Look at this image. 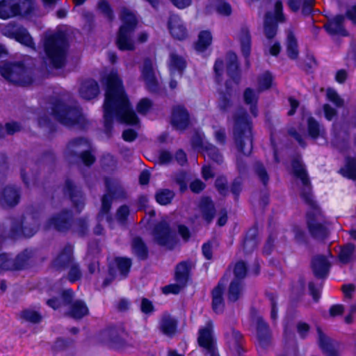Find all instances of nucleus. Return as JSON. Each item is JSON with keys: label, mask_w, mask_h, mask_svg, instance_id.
<instances>
[{"label": "nucleus", "mask_w": 356, "mask_h": 356, "mask_svg": "<svg viewBox=\"0 0 356 356\" xmlns=\"http://www.w3.org/2000/svg\"><path fill=\"white\" fill-rule=\"evenodd\" d=\"M105 86L103 107L104 126L106 132L112 131L115 118L119 122L127 125H138L140 120L131 107L118 74L116 72L109 73L105 78Z\"/></svg>", "instance_id": "f257e3e1"}, {"label": "nucleus", "mask_w": 356, "mask_h": 356, "mask_svg": "<svg viewBox=\"0 0 356 356\" xmlns=\"http://www.w3.org/2000/svg\"><path fill=\"white\" fill-rule=\"evenodd\" d=\"M233 138L239 153L250 155L253 149V122L242 107L233 114Z\"/></svg>", "instance_id": "f03ea898"}, {"label": "nucleus", "mask_w": 356, "mask_h": 356, "mask_svg": "<svg viewBox=\"0 0 356 356\" xmlns=\"http://www.w3.org/2000/svg\"><path fill=\"white\" fill-rule=\"evenodd\" d=\"M51 114L61 124L67 127H77L85 130L89 122L84 117L82 109L77 106H71L60 99H55L51 104Z\"/></svg>", "instance_id": "7ed1b4c3"}, {"label": "nucleus", "mask_w": 356, "mask_h": 356, "mask_svg": "<svg viewBox=\"0 0 356 356\" xmlns=\"http://www.w3.org/2000/svg\"><path fill=\"white\" fill-rule=\"evenodd\" d=\"M68 46L67 36L63 31H57L45 37L44 51L54 68L60 69L65 65Z\"/></svg>", "instance_id": "20e7f679"}, {"label": "nucleus", "mask_w": 356, "mask_h": 356, "mask_svg": "<svg viewBox=\"0 0 356 356\" xmlns=\"http://www.w3.org/2000/svg\"><path fill=\"white\" fill-rule=\"evenodd\" d=\"M290 164L292 175L294 177L300 179L303 185L300 193V198L310 209L318 210L319 205L314 200L312 182L302 155L299 153L293 154L291 156Z\"/></svg>", "instance_id": "39448f33"}, {"label": "nucleus", "mask_w": 356, "mask_h": 356, "mask_svg": "<svg viewBox=\"0 0 356 356\" xmlns=\"http://www.w3.org/2000/svg\"><path fill=\"white\" fill-rule=\"evenodd\" d=\"M7 55V50L0 44V60ZM0 74L5 79L16 85L26 86L33 83V78L28 74V68L22 61L3 63L0 65Z\"/></svg>", "instance_id": "423d86ee"}, {"label": "nucleus", "mask_w": 356, "mask_h": 356, "mask_svg": "<svg viewBox=\"0 0 356 356\" xmlns=\"http://www.w3.org/2000/svg\"><path fill=\"white\" fill-rule=\"evenodd\" d=\"M98 343L108 346L109 348L124 351L132 347L129 340V334L126 330L116 325H108L99 330L95 335Z\"/></svg>", "instance_id": "0eeeda50"}, {"label": "nucleus", "mask_w": 356, "mask_h": 356, "mask_svg": "<svg viewBox=\"0 0 356 356\" xmlns=\"http://www.w3.org/2000/svg\"><path fill=\"white\" fill-rule=\"evenodd\" d=\"M90 146L91 143L88 138L85 137L74 138L70 140L67 145V156L79 159L85 166L90 167L96 161V157L92 150L86 149L78 153L74 149L81 147H90Z\"/></svg>", "instance_id": "6e6552de"}, {"label": "nucleus", "mask_w": 356, "mask_h": 356, "mask_svg": "<svg viewBox=\"0 0 356 356\" xmlns=\"http://www.w3.org/2000/svg\"><path fill=\"white\" fill-rule=\"evenodd\" d=\"M32 250L26 248L13 259L7 253L0 254V274L3 271L22 270L29 266Z\"/></svg>", "instance_id": "1a4fd4ad"}, {"label": "nucleus", "mask_w": 356, "mask_h": 356, "mask_svg": "<svg viewBox=\"0 0 356 356\" xmlns=\"http://www.w3.org/2000/svg\"><path fill=\"white\" fill-rule=\"evenodd\" d=\"M154 242L160 246L172 249L176 243L175 236L170 224L161 220L156 223L152 229Z\"/></svg>", "instance_id": "9d476101"}, {"label": "nucleus", "mask_w": 356, "mask_h": 356, "mask_svg": "<svg viewBox=\"0 0 356 356\" xmlns=\"http://www.w3.org/2000/svg\"><path fill=\"white\" fill-rule=\"evenodd\" d=\"M74 216L72 211L67 209H62L60 212L50 217L46 222L45 228L53 227L60 233H66L72 227Z\"/></svg>", "instance_id": "9b49d317"}, {"label": "nucleus", "mask_w": 356, "mask_h": 356, "mask_svg": "<svg viewBox=\"0 0 356 356\" xmlns=\"http://www.w3.org/2000/svg\"><path fill=\"white\" fill-rule=\"evenodd\" d=\"M214 186L222 196H227L230 191L233 195L234 201L238 202L240 195L243 191V181L241 177L234 178L231 184L230 188H229L227 177L224 175H220L216 179Z\"/></svg>", "instance_id": "f8f14e48"}, {"label": "nucleus", "mask_w": 356, "mask_h": 356, "mask_svg": "<svg viewBox=\"0 0 356 356\" xmlns=\"http://www.w3.org/2000/svg\"><path fill=\"white\" fill-rule=\"evenodd\" d=\"M4 34L22 45L31 48L35 47L33 38L28 30L22 25L9 24L6 27Z\"/></svg>", "instance_id": "ddd939ff"}, {"label": "nucleus", "mask_w": 356, "mask_h": 356, "mask_svg": "<svg viewBox=\"0 0 356 356\" xmlns=\"http://www.w3.org/2000/svg\"><path fill=\"white\" fill-rule=\"evenodd\" d=\"M311 209L312 211H309L305 214L307 229L312 238L325 239L328 235L327 229L323 223L316 221L317 214L320 213L321 209L317 211Z\"/></svg>", "instance_id": "4468645a"}, {"label": "nucleus", "mask_w": 356, "mask_h": 356, "mask_svg": "<svg viewBox=\"0 0 356 356\" xmlns=\"http://www.w3.org/2000/svg\"><path fill=\"white\" fill-rule=\"evenodd\" d=\"M14 0L0 1V19H8L13 17L28 15L32 12L31 6L22 13L21 4Z\"/></svg>", "instance_id": "2eb2a0df"}, {"label": "nucleus", "mask_w": 356, "mask_h": 356, "mask_svg": "<svg viewBox=\"0 0 356 356\" xmlns=\"http://www.w3.org/2000/svg\"><path fill=\"white\" fill-rule=\"evenodd\" d=\"M170 124L175 130L181 132L184 131L190 127V114L184 106L178 105L173 107Z\"/></svg>", "instance_id": "dca6fc26"}, {"label": "nucleus", "mask_w": 356, "mask_h": 356, "mask_svg": "<svg viewBox=\"0 0 356 356\" xmlns=\"http://www.w3.org/2000/svg\"><path fill=\"white\" fill-rule=\"evenodd\" d=\"M63 191L65 195H68L74 208L80 213L85 207V197L82 191L78 189L74 182L67 178L65 181Z\"/></svg>", "instance_id": "f3484780"}, {"label": "nucleus", "mask_w": 356, "mask_h": 356, "mask_svg": "<svg viewBox=\"0 0 356 356\" xmlns=\"http://www.w3.org/2000/svg\"><path fill=\"white\" fill-rule=\"evenodd\" d=\"M213 325L209 321L205 326L198 330L197 342L200 347L206 349L211 355L216 354V342L213 336Z\"/></svg>", "instance_id": "a211bd4d"}, {"label": "nucleus", "mask_w": 356, "mask_h": 356, "mask_svg": "<svg viewBox=\"0 0 356 356\" xmlns=\"http://www.w3.org/2000/svg\"><path fill=\"white\" fill-rule=\"evenodd\" d=\"M141 75L145 81L147 90L151 93H157L159 83L155 75L153 63L149 58H145L141 68Z\"/></svg>", "instance_id": "6ab92c4d"}, {"label": "nucleus", "mask_w": 356, "mask_h": 356, "mask_svg": "<svg viewBox=\"0 0 356 356\" xmlns=\"http://www.w3.org/2000/svg\"><path fill=\"white\" fill-rule=\"evenodd\" d=\"M225 291V277L220 279L216 286L211 291V309L216 314H222L225 309L224 298Z\"/></svg>", "instance_id": "aec40b11"}, {"label": "nucleus", "mask_w": 356, "mask_h": 356, "mask_svg": "<svg viewBox=\"0 0 356 356\" xmlns=\"http://www.w3.org/2000/svg\"><path fill=\"white\" fill-rule=\"evenodd\" d=\"M75 261L74 257V245L67 243L53 260V266L57 270H65Z\"/></svg>", "instance_id": "412c9836"}, {"label": "nucleus", "mask_w": 356, "mask_h": 356, "mask_svg": "<svg viewBox=\"0 0 356 356\" xmlns=\"http://www.w3.org/2000/svg\"><path fill=\"white\" fill-rule=\"evenodd\" d=\"M25 218L22 216L20 219L13 222L10 230V236L14 239L22 237L29 238L33 236L38 230L36 225L26 226L24 225Z\"/></svg>", "instance_id": "4be33fe9"}, {"label": "nucleus", "mask_w": 356, "mask_h": 356, "mask_svg": "<svg viewBox=\"0 0 356 356\" xmlns=\"http://www.w3.org/2000/svg\"><path fill=\"white\" fill-rule=\"evenodd\" d=\"M74 298V291L71 288H69L60 290L58 296H53L47 299L45 304L49 308L56 311L70 304Z\"/></svg>", "instance_id": "5701e85b"}, {"label": "nucleus", "mask_w": 356, "mask_h": 356, "mask_svg": "<svg viewBox=\"0 0 356 356\" xmlns=\"http://www.w3.org/2000/svg\"><path fill=\"white\" fill-rule=\"evenodd\" d=\"M168 29L171 36L175 40L183 41L188 36L186 26L177 15L171 14L169 16Z\"/></svg>", "instance_id": "b1692460"}, {"label": "nucleus", "mask_w": 356, "mask_h": 356, "mask_svg": "<svg viewBox=\"0 0 356 356\" xmlns=\"http://www.w3.org/2000/svg\"><path fill=\"white\" fill-rule=\"evenodd\" d=\"M225 337L229 349L235 352L234 356H244L246 352L244 348L245 341L242 333L235 328L232 327L231 332L225 333Z\"/></svg>", "instance_id": "393cba45"}, {"label": "nucleus", "mask_w": 356, "mask_h": 356, "mask_svg": "<svg viewBox=\"0 0 356 356\" xmlns=\"http://www.w3.org/2000/svg\"><path fill=\"white\" fill-rule=\"evenodd\" d=\"M241 54L245 59V65L250 67V55L252 51V37L248 26H242L238 35Z\"/></svg>", "instance_id": "a878e982"}, {"label": "nucleus", "mask_w": 356, "mask_h": 356, "mask_svg": "<svg viewBox=\"0 0 356 356\" xmlns=\"http://www.w3.org/2000/svg\"><path fill=\"white\" fill-rule=\"evenodd\" d=\"M311 268L316 278L325 280L330 273L331 264L325 256L318 254L312 257Z\"/></svg>", "instance_id": "bb28decb"}, {"label": "nucleus", "mask_w": 356, "mask_h": 356, "mask_svg": "<svg viewBox=\"0 0 356 356\" xmlns=\"http://www.w3.org/2000/svg\"><path fill=\"white\" fill-rule=\"evenodd\" d=\"M19 189L13 186H5L0 193V203L3 207H14L19 202Z\"/></svg>", "instance_id": "cd10ccee"}, {"label": "nucleus", "mask_w": 356, "mask_h": 356, "mask_svg": "<svg viewBox=\"0 0 356 356\" xmlns=\"http://www.w3.org/2000/svg\"><path fill=\"white\" fill-rule=\"evenodd\" d=\"M344 16L343 15H337L332 19L328 20L323 26L325 31L330 35H341L346 37L348 35V31L345 29Z\"/></svg>", "instance_id": "c85d7f7f"}, {"label": "nucleus", "mask_w": 356, "mask_h": 356, "mask_svg": "<svg viewBox=\"0 0 356 356\" xmlns=\"http://www.w3.org/2000/svg\"><path fill=\"white\" fill-rule=\"evenodd\" d=\"M256 330L259 346L266 349L270 344L271 333L268 324L261 316L257 319Z\"/></svg>", "instance_id": "c756f323"}, {"label": "nucleus", "mask_w": 356, "mask_h": 356, "mask_svg": "<svg viewBox=\"0 0 356 356\" xmlns=\"http://www.w3.org/2000/svg\"><path fill=\"white\" fill-rule=\"evenodd\" d=\"M226 70L227 76L236 84L239 83L241 80V70L236 54L233 51H229L227 54Z\"/></svg>", "instance_id": "7c9ffc66"}, {"label": "nucleus", "mask_w": 356, "mask_h": 356, "mask_svg": "<svg viewBox=\"0 0 356 356\" xmlns=\"http://www.w3.org/2000/svg\"><path fill=\"white\" fill-rule=\"evenodd\" d=\"M191 264L189 261H181L175 267V280L185 287L188 285L191 277Z\"/></svg>", "instance_id": "2f4dec72"}, {"label": "nucleus", "mask_w": 356, "mask_h": 356, "mask_svg": "<svg viewBox=\"0 0 356 356\" xmlns=\"http://www.w3.org/2000/svg\"><path fill=\"white\" fill-rule=\"evenodd\" d=\"M99 93L98 83L93 79L82 81L80 86L79 94L81 98L86 100L95 99Z\"/></svg>", "instance_id": "473e14b6"}, {"label": "nucleus", "mask_w": 356, "mask_h": 356, "mask_svg": "<svg viewBox=\"0 0 356 356\" xmlns=\"http://www.w3.org/2000/svg\"><path fill=\"white\" fill-rule=\"evenodd\" d=\"M198 207L204 220L207 224H210L215 218L216 213L215 204L212 199L209 196L202 197L200 199Z\"/></svg>", "instance_id": "72a5a7b5"}, {"label": "nucleus", "mask_w": 356, "mask_h": 356, "mask_svg": "<svg viewBox=\"0 0 356 356\" xmlns=\"http://www.w3.org/2000/svg\"><path fill=\"white\" fill-rule=\"evenodd\" d=\"M307 132L308 136L314 140L319 138H324L326 136L324 126L313 116H309L307 118Z\"/></svg>", "instance_id": "f704fd0d"}, {"label": "nucleus", "mask_w": 356, "mask_h": 356, "mask_svg": "<svg viewBox=\"0 0 356 356\" xmlns=\"http://www.w3.org/2000/svg\"><path fill=\"white\" fill-rule=\"evenodd\" d=\"M258 245V227L255 224L250 227L245 232L243 240V250L245 254L251 253Z\"/></svg>", "instance_id": "c9c22d12"}, {"label": "nucleus", "mask_w": 356, "mask_h": 356, "mask_svg": "<svg viewBox=\"0 0 356 356\" xmlns=\"http://www.w3.org/2000/svg\"><path fill=\"white\" fill-rule=\"evenodd\" d=\"M316 0H288L291 10L297 13L301 8V13L305 17L313 15Z\"/></svg>", "instance_id": "e433bc0d"}, {"label": "nucleus", "mask_w": 356, "mask_h": 356, "mask_svg": "<svg viewBox=\"0 0 356 356\" xmlns=\"http://www.w3.org/2000/svg\"><path fill=\"white\" fill-rule=\"evenodd\" d=\"M186 67L187 61L183 56L175 52L170 54L168 60V68L171 75L175 73H177L181 76L184 74Z\"/></svg>", "instance_id": "4c0bfd02"}, {"label": "nucleus", "mask_w": 356, "mask_h": 356, "mask_svg": "<svg viewBox=\"0 0 356 356\" xmlns=\"http://www.w3.org/2000/svg\"><path fill=\"white\" fill-rule=\"evenodd\" d=\"M131 252L140 261H145L149 258V248L140 236H135L131 244Z\"/></svg>", "instance_id": "58836bf2"}, {"label": "nucleus", "mask_w": 356, "mask_h": 356, "mask_svg": "<svg viewBox=\"0 0 356 356\" xmlns=\"http://www.w3.org/2000/svg\"><path fill=\"white\" fill-rule=\"evenodd\" d=\"M132 264V259L131 258L118 256L114 257L112 264L109 265H112L115 270H118L121 277L127 278L130 273Z\"/></svg>", "instance_id": "ea45409f"}, {"label": "nucleus", "mask_w": 356, "mask_h": 356, "mask_svg": "<svg viewBox=\"0 0 356 356\" xmlns=\"http://www.w3.org/2000/svg\"><path fill=\"white\" fill-rule=\"evenodd\" d=\"M243 102L250 107V112L254 118L259 114L258 102L259 95L252 88H246L243 91Z\"/></svg>", "instance_id": "a19ab883"}, {"label": "nucleus", "mask_w": 356, "mask_h": 356, "mask_svg": "<svg viewBox=\"0 0 356 356\" xmlns=\"http://www.w3.org/2000/svg\"><path fill=\"white\" fill-rule=\"evenodd\" d=\"M319 347L325 356H339L337 350L334 348L332 341L327 337L320 327H317Z\"/></svg>", "instance_id": "79ce46f5"}, {"label": "nucleus", "mask_w": 356, "mask_h": 356, "mask_svg": "<svg viewBox=\"0 0 356 356\" xmlns=\"http://www.w3.org/2000/svg\"><path fill=\"white\" fill-rule=\"evenodd\" d=\"M67 306H69L67 314L74 319H81L89 314L88 307L83 300H76L74 301L73 300Z\"/></svg>", "instance_id": "37998d69"}, {"label": "nucleus", "mask_w": 356, "mask_h": 356, "mask_svg": "<svg viewBox=\"0 0 356 356\" xmlns=\"http://www.w3.org/2000/svg\"><path fill=\"white\" fill-rule=\"evenodd\" d=\"M225 91L220 92V97L218 103V108L222 113L228 112L233 106L232 100V90L228 81L225 83Z\"/></svg>", "instance_id": "c03bdc74"}, {"label": "nucleus", "mask_w": 356, "mask_h": 356, "mask_svg": "<svg viewBox=\"0 0 356 356\" xmlns=\"http://www.w3.org/2000/svg\"><path fill=\"white\" fill-rule=\"evenodd\" d=\"M213 36L209 30L200 31L197 40L194 44V48L198 53L204 52L212 44Z\"/></svg>", "instance_id": "a18cd8bd"}, {"label": "nucleus", "mask_w": 356, "mask_h": 356, "mask_svg": "<svg viewBox=\"0 0 356 356\" xmlns=\"http://www.w3.org/2000/svg\"><path fill=\"white\" fill-rule=\"evenodd\" d=\"M121 20L122 24L119 29L122 31L132 32L138 24L135 15L126 8H124L121 11Z\"/></svg>", "instance_id": "49530a36"}, {"label": "nucleus", "mask_w": 356, "mask_h": 356, "mask_svg": "<svg viewBox=\"0 0 356 356\" xmlns=\"http://www.w3.org/2000/svg\"><path fill=\"white\" fill-rule=\"evenodd\" d=\"M131 32L127 31H118L116 45L120 51H133L135 49V45L130 38Z\"/></svg>", "instance_id": "de8ad7c7"}, {"label": "nucleus", "mask_w": 356, "mask_h": 356, "mask_svg": "<svg viewBox=\"0 0 356 356\" xmlns=\"http://www.w3.org/2000/svg\"><path fill=\"white\" fill-rule=\"evenodd\" d=\"M286 51L291 60H296L299 56L298 40L292 31H290L286 36Z\"/></svg>", "instance_id": "09e8293b"}, {"label": "nucleus", "mask_w": 356, "mask_h": 356, "mask_svg": "<svg viewBox=\"0 0 356 356\" xmlns=\"http://www.w3.org/2000/svg\"><path fill=\"white\" fill-rule=\"evenodd\" d=\"M243 284L241 280H233L227 291V300L229 302H236L239 300L243 292Z\"/></svg>", "instance_id": "8fccbe9b"}, {"label": "nucleus", "mask_w": 356, "mask_h": 356, "mask_svg": "<svg viewBox=\"0 0 356 356\" xmlns=\"http://www.w3.org/2000/svg\"><path fill=\"white\" fill-rule=\"evenodd\" d=\"M339 172L343 177L356 180V158L347 156L345 158V165L340 169Z\"/></svg>", "instance_id": "3c124183"}, {"label": "nucleus", "mask_w": 356, "mask_h": 356, "mask_svg": "<svg viewBox=\"0 0 356 356\" xmlns=\"http://www.w3.org/2000/svg\"><path fill=\"white\" fill-rule=\"evenodd\" d=\"M173 191L168 188L159 189L154 195L156 202L162 206L170 204L175 197Z\"/></svg>", "instance_id": "603ef678"}, {"label": "nucleus", "mask_w": 356, "mask_h": 356, "mask_svg": "<svg viewBox=\"0 0 356 356\" xmlns=\"http://www.w3.org/2000/svg\"><path fill=\"white\" fill-rule=\"evenodd\" d=\"M209 158L217 164L223 163V156L219 149L209 142H206L204 150Z\"/></svg>", "instance_id": "864d4df0"}, {"label": "nucleus", "mask_w": 356, "mask_h": 356, "mask_svg": "<svg viewBox=\"0 0 356 356\" xmlns=\"http://www.w3.org/2000/svg\"><path fill=\"white\" fill-rule=\"evenodd\" d=\"M177 321L171 317L163 318L161 322V330L169 337H172L176 332Z\"/></svg>", "instance_id": "5fc2aeb1"}, {"label": "nucleus", "mask_w": 356, "mask_h": 356, "mask_svg": "<svg viewBox=\"0 0 356 356\" xmlns=\"http://www.w3.org/2000/svg\"><path fill=\"white\" fill-rule=\"evenodd\" d=\"M106 186V193L108 194L113 199L124 197L125 192L122 188L118 186H114L108 177H106L104 179Z\"/></svg>", "instance_id": "6e6d98bb"}, {"label": "nucleus", "mask_w": 356, "mask_h": 356, "mask_svg": "<svg viewBox=\"0 0 356 356\" xmlns=\"http://www.w3.org/2000/svg\"><path fill=\"white\" fill-rule=\"evenodd\" d=\"M355 249V245L350 243L343 246L341 248L338 255L340 262H341L343 264H346L350 262L353 258Z\"/></svg>", "instance_id": "4d7b16f0"}, {"label": "nucleus", "mask_w": 356, "mask_h": 356, "mask_svg": "<svg viewBox=\"0 0 356 356\" xmlns=\"http://www.w3.org/2000/svg\"><path fill=\"white\" fill-rule=\"evenodd\" d=\"M97 8L108 22H112L114 20L113 9L107 0H99L97 3Z\"/></svg>", "instance_id": "13d9d810"}, {"label": "nucleus", "mask_w": 356, "mask_h": 356, "mask_svg": "<svg viewBox=\"0 0 356 356\" xmlns=\"http://www.w3.org/2000/svg\"><path fill=\"white\" fill-rule=\"evenodd\" d=\"M254 169L255 174L264 187H266L268 184L270 177L264 164L260 161L256 162Z\"/></svg>", "instance_id": "bf43d9fd"}, {"label": "nucleus", "mask_w": 356, "mask_h": 356, "mask_svg": "<svg viewBox=\"0 0 356 356\" xmlns=\"http://www.w3.org/2000/svg\"><path fill=\"white\" fill-rule=\"evenodd\" d=\"M248 266L245 261L239 260L236 262L234 266L233 273L234 275V280H241L243 282L248 273Z\"/></svg>", "instance_id": "052dcab7"}, {"label": "nucleus", "mask_w": 356, "mask_h": 356, "mask_svg": "<svg viewBox=\"0 0 356 356\" xmlns=\"http://www.w3.org/2000/svg\"><path fill=\"white\" fill-rule=\"evenodd\" d=\"M266 297L269 300L271 306L270 311V318L272 321H275L278 317V306L277 300L278 296L276 293L273 292H266Z\"/></svg>", "instance_id": "680f3d73"}, {"label": "nucleus", "mask_w": 356, "mask_h": 356, "mask_svg": "<svg viewBox=\"0 0 356 356\" xmlns=\"http://www.w3.org/2000/svg\"><path fill=\"white\" fill-rule=\"evenodd\" d=\"M21 318L34 324L39 323L42 320V316L38 312L29 309L22 311Z\"/></svg>", "instance_id": "e2e57ef3"}, {"label": "nucleus", "mask_w": 356, "mask_h": 356, "mask_svg": "<svg viewBox=\"0 0 356 356\" xmlns=\"http://www.w3.org/2000/svg\"><path fill=\"white\" fill-rule=\"evenodd\" d=\"M67 279L70 283H75L81 280L82 273L79 263L74 261L68 268Z\"/></svg>", "instance_id": "0e129e2a"}, {"label": "nucleus", "mask_w": 356, "mask_h": 356, "mask_svg": "<svg viewBox=\"0 0 356 356\" xmlns=\"http://www.w3.org/2000/svg\"><path fill=\"white\" fill-rule=\"evenodd\" d=\"M273 76L270 71H266L258 78V83L261 90L270 89L273 83Z\"/></svg>", "instance_id": "69168bd1"}, {"label": "nucleus", "mask_w": 356, "mask_h": 356, "mask_svg": "<svg viewBox=\"0 0 356 356\" xmlns=\"http://www.w3.org/2000/svg\"><path fill=\"white\" fill-rule=\"evenodd\" d=\"M174 181L179 186L180 193H184L187 191L188 175L186 171L181 170L176 175Z\"/></svg>", "instance_id": "338daca9"}, {"label": "nucleus", "mask_w": 356, "mask_h": 356, "mask_svg": "<svg viewBox=\"0 0 356 356\" xmlns=\"http://www.w3.org/2000/svg\"><path fill=\"white\" fill-rule=\"evenodd\" d=\"M153 102L147 98L143 97L136 104V111L140 115L147 114L153 108Z\"/></svg>", "instance_id": "774afa93"}]
</instances>
